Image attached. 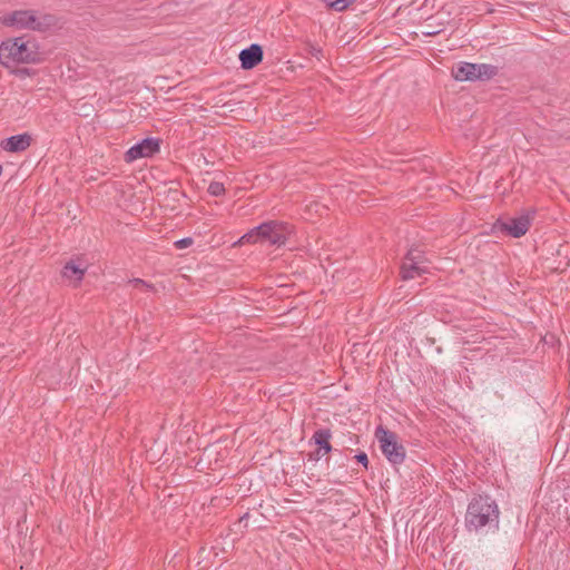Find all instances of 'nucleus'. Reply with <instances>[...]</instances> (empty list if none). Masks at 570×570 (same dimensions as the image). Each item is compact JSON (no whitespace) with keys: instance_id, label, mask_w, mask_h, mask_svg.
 <instances>
[{"instance_id":"f257e3e1","label":"nucleus","mask_w":570,"mask_h":570,"mask_svg":"<svg viewBox=\"0 0 570 570\" xmlns=\"http://www.w3.org/2000/svg\"><path fill=\"white\" fill-rule=\"evenodd\" d=\"M4 27L16 30H30L46 32L58 24V18L51 13H43L38 10L23 9L13 10L0 17Z\"/></svg>"},{"instance_id":"f03ea898","label":"nucleus","mask_w":570,"mask_h":570,"mask_svg":"<svg viewBox=\"0 0 570 570\" xmlns=\"http://www.w3.org/2000/svg\"><path fill=\"white\" fill-rule=\"evenodd\" d=\"M0 53L7 67L10 63H39L43 60L38 42L29 36L1 41Z\"/></svg>"},{"instance_id":"7ed1b4c3","label":"nucleus","mask_w":570,"mask_h":570,"mask_svg":"<svg viewBox=\"0 0 570 570\" xmlns=\"http://www.w3.org/2000/svg\"><path fill=\"white\" fill-rule=\"evenodd\" d=\"M498 518V508L490 498L479 497L473 499L468 508L466 523L470 528L478 530L490 522H495Z\"/></svg>"},{"instance_id":"20e7f679","label":"nucleus","mask_w":570,"mask_h":570,"mask_svg":"<svg viewBox=\"0 0 570 570\" xmlns=\"http://www.w3.org/2000/svg\"><path fill=\"white\" fill-rule=\"evenodd\" d=\"M375 438L385 458L393 464H400L405 459V448L399 441V436L383 426L375 431Z\"/></svg>"},{"instance_id":"39448f33","label":"nucleus","mask_w":570,"mask_h":570,"mask_svg":"<svg viewBox=\"0 0 570 570\" xmlns=\"http://www.w3.org/2000/svg\"><path fill=\"white\" fill-rule=\"evenodd\" d=\"M499 72L497 66L488 63L461 62L452 70L454 78L459 81L489 80Z\"/></svg>"},{"instance_id":"423d86ee","label":"nucleus","mask_w":570,"mask_h":570,"mask_svg":"<svg viewBox=\"0 0 570 570\" xmlns=\"http://www.w3.org/2000/svg\"><path fill=\"white\" fill-rule=\"evenodd\" d=\"M532 215L530 213L511 217L505 220H498L494 227L512 237L523 236L530 228Z\"/></svg>"},{"instance_id":"0eeeda50","label":"nucleus","mask_w":570,"mask_h":570,"mask_svg":"<svg viewBox=\"0 0 570 570\" xmlns=\"http://www.w3.org/2000/svg\"><path fill=\"white\" fill-rule=\"evenodd\" d=\"M159 148L160 145L158 139L146 138L127 150L125 154V161L132 163L140 158L151 157L159 151Z\"/></svg>"},{"instance_id":"6e6552de","label":"nucleus","mask_w":570,"mask_h":570,"mask_svg":"<svg viewBox=\"0 0 570 570\" xmlns=\"http://www.w3.org/2000/svg\"><path fill=\"white\" fill-rule=\"evenodd\" d=\"M426 273V267L417 253L410 252L405 257L401 274L404 279H414Z\"/></svg>"},{"instance_id":"1a4fd4ad","label":"nucleus","mask_w":570,"mask_h":570,"mask_svg":"<svg viewBox=\"0 0 570 570\" xmlns=\"http://www.w3.org/2000/svg\"><path fill=\"white\" fill-rule=\"evenodd\" d=\"M263 226H267L268 230L266 235H263V242H268L273 245H282L291 234V228L284 223L269 222L264 223Z\"/></svg>"},{"instance_id":"9d476101","label":"nucleus","mask_w":570,"mask_h":570,"mask_svg":"<svg viewBox=\"0 0 570 570\" xmlns=\"http://www.w3.org/2000/svg\"><path fill=\"white\" fill-rule=\"evenodd\" d=\"M87 271V264L81 259H72L66 263L62 268V277L72 286L77 287Z\"/></svg>"},{"instance_id":"9b49d317","label":"nucleus","mask_w":570,"mask_h":570,"mask_svg":"<svg viewBox=\"0 0 570 570\" xmlns=\"http://www.w3.org/2000/svg\"><path fill=\"white\" fill-rule=\"evenodd\" d=\"M240 66L243 69H253L263 60V48L253 43L239 52Z\"/></svg>"},{"instance_id":"f8f14e48","label":"nucleus","mask_w":570,"mask_h":570,"mask_svg":"<svg viewBox=\"0 0 570 570\" xmlns=\"http://www.w3.org/2000/svg\"><path fill=\"white\" fill-rule=\"evenodd\" d=\"M30 142L31 137L27 134H22L2 140L0 146L6 151L17 153L26 150L30 146Z\"/></svg>"},{"instance_id":"ddd939ff","label":"nucleus","mask_w":570,"mask_h":570,"mask_svg":"<svg viewBox=\"0 0 570 570\" xmlns=\"http://www.w3.org/2000/svg\"><path fill=\"white\" fill-rule=\"evenodd\" d=\"M267 228L268 227L263 226V224L256 228H253L252 230L243 235L237 242H235L233 244V247L263 242V235H266L265 230H268Z\"/></svg>"},{"instance_id":"4468645a","label":"nucleus","mask_w":570,"mask_h":570,"mask_svg":"<svg viewBox=\"0 0 570 570\" xmlns=\"http://www.w3.org/2000/svg\"><path fill=\"white\" fill-rule=\"evenodd\" d=\"M330 439L331 433L327 430H321L315 432L313 440L315 441V444L318 446L316 452L318 456H324L331 451Z\"/></svg>"},{"instance_id":"2eb2a0df","label":"nucleus","mask_w":570,"mask_h":570,"mask_svg":"<svg viewBox=\"0 0 570 570\" xmlns=\"http://www.w3.org/2000/svg\"><path fill=\"white\" fill-rule=\"evenodd\" d=\"M355 0H325L326 4L336 10V11H343L347 7L354 3Z\"/></svg>"},{"instance_id":"dca6fc26","label":"nucleus","mask_w":570,"mask_h":570,"mask_svg":"<svg viewBox=\"0 0 570 570\" xmlns=\"http://www.w3.org/2000/svg\"><path fill=\"white\" fill-rule=\"evenodd\" d=\"M208 193L213 196H220L225 193V187L223 183L212 181L208 186Z\"/></svg>"},{"instance_id":"f3484780","label":"nucleus","mask_w":570,"mask_h":570,"mask_svg":"<svg viewBox=\"0 0 570 570\" xmlns=\"http://www.w3.org/2000/svg\"><path fill=\"white\" fill-rule=\"evenodd\" d=\"M13 73L16 77L24 79L26 77L35 75V71L29 68H17L13 70Z\"/></svg>"},{"instance_id":"a211bd4d","label":"nucleus","mask_w":570,"mask_h":570,"mask_svg":"<svg viewBox=\"0 0 570 570\" xmlns=\"http://www.w3.org/2000/svg\"><path fill=\"white\" fill-rule=\"evenodd\" d=\"M191 244H193L191 238H183V239L175 242V247L177 249H184V248L189 247Z\"/></svg>"},{"instance_id":"6ab92c4d","label":"nucleus","mask_w":570,"mask_h":570,"mask_svg":"<svg viewBox=\"0 0 570 570\" xmlns=\"http://www.w3.org/2000/svg\"><path fill=\"white\" fill-rule=\"evenodd\" d=\"M356 460L362 463L364 466H367V463H368V460H367V455L365 453H360L357 454L356 456Z\"/></svg>"}]
</instances>
